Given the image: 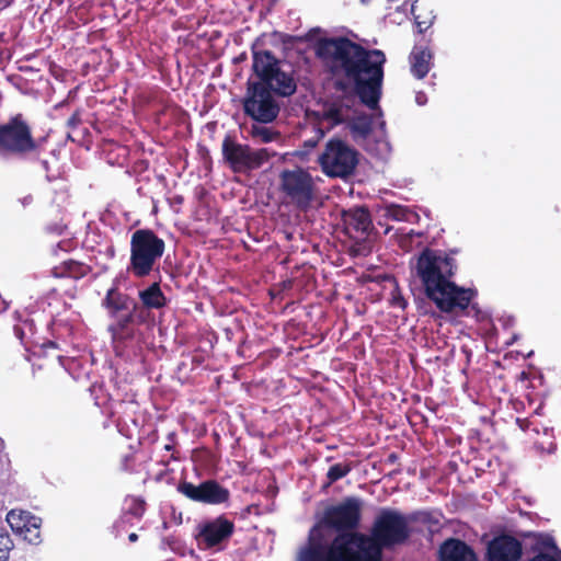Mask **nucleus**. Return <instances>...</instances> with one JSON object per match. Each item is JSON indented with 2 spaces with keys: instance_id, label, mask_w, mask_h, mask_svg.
Masks as SVG:
<instances>
[{
  "instance_id": "nucleus-1",
  "label": "nucleus",
  "mask_w": 561,
  "mask_h": 561,
  "mask_svg": "<svg viewBox=\"0 0 561 561\" xmlns=\"http://www.w3.org/2000/svg\"><path fill=\"white\" fill-rule=\"evenodd\" d=\"M314 51L337 87L354 90L363 104L377 111L376 117L362 114L356 99L345 96L323 106V119L329 126L346 123L357 144L369 149L370 141H375L380 150L387 151L386 122L379 108L385 54L379 49H366L342 36L318 39Z\"/></svg>"
},
{
  "instance_id": "nucleus-2",
  "label": "nucleus",
  "mask_w": 561,
  "mask_h": 561,
  "mask_svg": "<svg viewBox=\"0 0 561 561\" xmlns=\"http://www.w3.org/2000/svg\"><path fill=\"white\" fill-rule=\"evenodd\" d=\"M410 534L409 519L403 514L382 508L374 520L370 536L342 533L327 545L323 527L313 526L297 561H381L383 549L404 543Z\"/></svg>"
},
{
  "instance_id": "nucleus-3",
  "label": "nucleus",
  "mask_w": 561,
  "mask_h": 561,
  "mask_svg": "<svg viewBox=\"0 0 561 561\" xmlns=\"http://www.w3.org/2000/svg\"><path fill=\"white\" fill-rule=\"evenodd\" d=\"M411 271L424 288L426 297L443 312L462 311L469 307L477 293L453 280L457 264L442 250L424 249L411 261Z\"/></svg>"
},
{
  "instance_id": "nucleus-4",
  "label": "nucleus",
  "mask_w": 561,
  "mask_h": 561,
  "mask_svg": "<svg viewBox=\"0 0 561 561\" xmlns=\"http://www.w3.org/2000/svg\"><path fill=\"white\" fill-rule=\"evenodd\" d=\"M165 249L164 241L150 229H138L130 238V259L127 271L135 277L150 275Z\"/></svg>"
},
{
  "instance_id": "nucleus-5",
  "label": "nucleus",
  "mask_w": 561,
  "mask_h": 561,
  "mask_svg": "<svg viewBox=\"0 0 561 561\" xmlns=\"http://www.w3.org/2000/svg\"><path fill=\"white\" fill-rule=\"evenodd\" d=\"M37 149L32 129L22 114L0 124V160H21Z\"/></svg>"
},
{
  "instance_id": "nucleus-6",
  "label": "nucleus",
  "mask_w": 561,
  "mask_h": 561,
  "mask_svg": "<svg viewBox=\"0 0 561 561\" xmlns=\"http://www.w3.org/2000/svg\"><path fill=\"white\" fill-rule=\"evenodd\" d=\"M253 69L260 82L278 96H289L296 92L297 84L289 66L276 59L271 51L253 54Z\"/></svg>"
},
{
  "instance_id": "nucleus-7",
  "label": "nucleus",
  "mask_w": 561,
  "mask_h": 561,
  "mask_svg": "<svg viewBox=\"0 0 561 561\" xmlns=\"http://www.w3.org/2000/svg\"><path fill=\"white\" fill-rule=\"evenodd\" d=\"M118 282L119 278L116 277L102 302L107 309L110 317L115 320V323L108 328L115 340L123 339L125 330L135 320L139 322L145 321L141 306L134 298L118 290Z\"/></svg>"
},
{
  "instance_id": "nucleus-8",
  "label": "nucleus",
  "mask_w": 561,
  "mask_h": 561,
  "mask_svg": "<svg viewBox=\"0 0 561 561\" xmlns=\"http://www.w3.org/2000/svg\"><path fill=\"white\" fill-rule=\"evenodd\" d=\"M279 192L288 204L306 211L317 199V181L302 168L283 170L279 174Z\"/></svg>"
},
{
  "instance_id": "nucleus-9",
  "label": "nucleus",
  "mask_w": 561,
  "mask_h": 561,
  "mask_svg": "<svg viewBox=\"0 0 561 561\" xmlns=\"http://www.w3.org/2000/svg\"><path fill=\"white\" fill-rule=\"evenodd\" d=\"M319 163L327 175L345 178L355 170L358 163V153L348 144L340 139H331L320 154Z\"/></svg>"
},
{
  "instance_id": "nucleus-10",
  "label": "nucleus",
  "mask_w": 561,
  "mask_h": 561,
  "mask_svg": "<svg viewBox=\"0 0 561 561\" xmlns=\"http://www.w3.org/2000/svg\"><path fill=\"white\" fill-rule=\"evenodd\" d=\"M234 533V523L224 515L199 522L194 538L199 550L222 551Z\"/></svg>"
},
{
  "instance_id": "nucleus-11",
  "label": "nucleus",
  "mask_w": 561,
  "mask_h": 561,
  "mask_svg": "<svg viewBox=\"0 0 561 561\" xmlns=\"http://www.w3.org/2000/svg\"><path fill=\"white\" fill-rule=\"evenodd\" d=\"M244 113L257 123H272L278 115L279 105L262 83H249L243 102Z\"/></svg>"
},
{
  "instance_id": "nucleus-12",
  "label": "nucleus",
  "mask_w": 561,
  "mask_h": 561,
  "mask_svg": "<svg viewBox=\"0 0 561 561\" xmlns=\"http://www.w3.org/2000/svg\"><path fill=\"white\" fill-rule=\"evenodd\" d=\"M362 518V501L357 497H347L341 503L329 507L324 514V522L336 530H353L359 526Z\"/></svg>"
},
{
  "instance_id": "nucleus-13",
  "label": "nucleus",
  "mask_w": 561,
  "mask_h": 561,
  "mask_svg": "<svg viewBox=\"0 0 561 561\" xmlns=\"http://www.w3.org/2000/svg\"><path fill=\"white\" fill-rule=\"evenodd\" d=\"M178 491L194 502L210 505L227 503L230 497L229 490L215 480H206L198 485L183 481L179 483Z\"/></svg>"
},
{
  "instance_id": "nucleus-14",
  "label": "nucleus",
  "mask_w": 561,
  "mask_h": 561,
  "mask_svg": "<svg viewBox=\"0 0 561 561\" xmlns=\"http://www.w3.org/2000/svg\"><path fill=\"white\" fill-rule=\"evenodd\" d=\"M7 522L11 529L22 536L31 545L41 542L42 519L30 512L12 510L7 514Z\"/></svg>"
},
{
  "instance_id": "nucleus-15",
  "label": "nucleus",
  "mask_w": 561,
  "mask_h": 561,
  "mask_svg": "<svg viewBox=\"0 0 561 561\" xmlns=\"http://www.w3.org/2000/svg\"><path fill=\"white\" fill-rule=\"evenodd\" d=\"M522 557L520 542L511 536H500L490 541L486 561H518Z\"/></svg>"
},
{
  "instance_id": "nucleus-16",
  "label": "nucleus",
  "mask_w": 561,
  "mask_h": 561,
  "mask_svg": "<svg viewBox=\"0 0 561 561\" xmlns=\"http://www.w3.org/2000/svg\"><path fill=\"white\" fill-rule=\"evenodd\" d=\"M222 154L234 172L250 170V147L236 142L229 137L222 141Z\"/></svg>"
},
{
  "instance_id": "nucleus-17",
  "label": "nucleus",
  "mask_w": 561,
  "mask_h": 561,
  "mask_svg": "<svg viewBox=\"0 0 561 561\" xmlns=\"http://www.w3.org/2000/svg\"><path fill=\"white\" fill-rule=\"evenodd\" d=\"M440 561H477L473 550L459 539H448L439 548Z\"/></svg>"
},
{
  "instance_id": "nucleus-18",
  "label": "nucleus",
  "mask_w": 561,
  "mask_h": 561,
  "mask_svg": "<svg viewBox=\"0 0 561 561\" xmlns=\"http://www.w3.org/2000/svg\"><path fill=\"white\" fill-rule=\"evenodd\" d=\"M410 70L416 79H423L433 66V54L428 47L414 46L410 56Z\"/></svg>"
},
{
  "instance_id": "nucleus-19",
  "label": "nucleus",
  "mask_w": 561,
  "mask_h": 561,
  "mask_svg": "<svg viewBox=\"0 0 561 561\" xmlns=\"http://www.w3.org/2000/svg\"><path fill=\"white\" fill-rule=\"evenodd\" d=\"M343 218L348 231H354L363 236L370 229V215L364 207H355L344 211Z\"/></svg>"
},
{
  "instance_id": "nucleus-20",
  "label": "nucleus",
  "mask_w": 561,
  "mask_h": 561,
  "mask_svg": "<svg viewBox=\"0 0 561 561\" xmlns=\"http://www.w3.org/2000/svg\"><path fill=\"white\" fill-rule=\"evenodd\" d=\"M139 299L142 304V309H160L165 306L167 299L163 295L160 285L152 283L149 287L139 291Z\"/></svg>"
},
{
  "instance_id": "nucleus-21",
  "label": "nucleus",
  "mask_w": 561,
  "mask_h": 561,
  "mask_svg": "<svg viewBox=\"0 0 561 561\" xmlns=\"http://www.w3.org/2000/svg\"><path fill=\"white\" fill-rule=\"evenodd\" d=\"M145 513V502L140 497L128 496L124 502V514L119 523L133 524V519H140Z\"/></svg>"
},
{
  "instance_id": "nucleus-22",
  "label": "nucleus",
  "mask_w": 561,
  "mask_h": 561,
  "mask_svg": "<svg viewBox=\"0 0 561 561\" xmlns=\"http://www.w3.org/2000/svg\"><path fill=\"white\" fill-rule=\"evenodd\" d=\"M383 216L396 221L407 222H413L417 218L415 211L407 206L397 204L387 205L383 209Z\"/></svg>"
},
{
  "instance_id": "nucleus-23",
  "label": "nucleus",
  "mask_w": 561,
  "mask_h": 561,
  "mask_svg": "<svg viewBox=\"0 0 561 561\" xmlns=\"http://www.w3.org/2000/svg\"><path fill=\"white\" fill-rule=\"evenodd\" d=\"M251 136L257 142L268 144L277 140L279 134L270 127L263 125H253L251 128Z\"/></svg>"
},
{
  "instance_id": "nucleus-24",
  "label": "nucleus",
  "mask_w": 561,
  "mask_h": 561,
  "mask_svg": "<svg viewBox=\"0 0 561 561\" xmlns=\"http://www.w3.org/2000/svg\"><path fill=\"white\" fill-rule=\"evenodd\" d=\"M273 154L274 153L271 152L267 148H261L256 150L250 148V170L259 169L265 162H267Z\"/></svg>"
},
{
  "instance_id": "nucleus-25",
  "label": "nucleus",
  "mask_w": 561,
  "mask_h": 561,
  "mask_svg": "<svg viewBox=\"0 0 561 561\" xmlns=\"http://www.w3.org/2000/svg\"><path fill=\"white\" fill-rule=\"evenodd\" d=\"M351 469H352L351 466L346 462H339V463L332 465L327 473L329 482L333 483V482L344 478L345 476L348 474Z\"/></svg>"
},
{
  "instance_id": "nucleus-26",
  "label": "nucleus",
  "mask_w": 561,
  "mask_h": 561,
  "mask_svg": "<svg viewBox=\"0 0 561 561\" xmlns=\"http://www.w3.org/2000/svg\"><path fill=\"white\" fill-rule=\"evenodd\" d=\"M33 333V323L28 321H24L21 324L14 325V334L15 336L21 341V343H24V340L26 339L27 334Z\"/></svg>"
},
{
  "instance_id": "nucleus-27",
  "label": "nucleus",
  "mask_w": 561,
  "mask_h": 561,
  "mask_svg": "<svg viewBox=\"0 0 561 561\" xmlns=\"http://www.w3.org/2000/svg\"><path fill=\"white\" fill-rule=\"evenodd\" d=\"M13 542L7 529L0 526V553H9Z\"/></svg>"
},
{
  "instance_id": "nucleus-28",
  "label": "nucleus",
  "mask_w": 561,
  "mask_h": 561,
  "mask_svg": "<svg viewBox=\"0 0 561 561\" xmlns=\"http://www.w3.org/2000/svg\"><path fill=\"white\" fill-rule=\"evenodd\" d=\"M390 304L392 307L399 308L401 310H404L408 305L407 300L398 289L392 290Z\"/></svg>"
},
{
  "instance_id": "nucleus-29",
  "label": "nucleus",
  "mask_w": 561,
  "mask_h": 561,
  "mask_svg": "<svg viewBox=\"0 0 561 561\" xmlns=\"http://www.w3.org/2000/svg\"><path fill=\"white\" fill-rule=\"evenodd\" d=\"M81 111H76L67 121V126L70 128V129H76L82 122V118H81Z\"/></svg>"
},
{
  "instance_id": "nucleus-30",
  "label": "nucleus",
  "mask_w": 561,
  "mask_h": 561,
  "mask_svg": "<svg viewBox=\"0 0 561 561\" xmlns=\"http://www.w3.org/2000/svg\"><path fill=\"white\" fill-rule=\"evenodd\" d=\"M561 560V552L557 551L554 556H550L548 553H539L535 558H533L530 561H560Z\"/></svg>"
},
{
  "instance_id": "nucleus-31",
  "label": "nucleus",
  "mask_w": 561,
  "mask_h": 561,
  "mask_svg": "<svg viewBox=\"0 0 561 561\" xmlns=\"http://www.w3.org/2000/svg\"><path fill=\"white\" fill-rule=\"evenodd\" d=\"M415 9V3H410L409 1H404L400 7H398V10L402 12L404 15L413 14Z\"/></svg>"
},
{
  "instance_id": "nucleus-32",
  "label": "nucleus",
  "mask_w": 561,
  "mask_h": 561,
  "mask_svg": "<svg viewBox=\"0 0 561 561\" xmlns=\"http://www.w3.org/2000/svg\"><path fill=\"white\" fill-rule=\"evenodd\" d=\"M415 103L420 106H423L427 103V96L424 92L419 91L415 93Z\"/></svg>"
},
{
  "instance_id": "nucleus-33",
  "label": "nucleus",
  "mask_w": 561,
  "mask_h": 561,
  "mask_svg": "<svg viewBox=\"0 0 561 561\" xmlns=\"http://www.w3.org/2000/svg\"><path fill=\"white\" fill-rule=\"evenodd\" d=\"M19 202L21 203V205L23 207H27L28 205L32 204L33 197H32V195H25L22 198H20Z\"/></svg>"
},
{
  "instance_id": "nucleus-34",
  "label": "nucleus",
  "mask_w": 561,
  "mask_h": 561,
  "mask_svg": "<svg viewBox=\"0 0 561 561\" xmlns=\"http://www.w3.org/2000/svg\"><path fill=\"white\" fill-rule=\"evenodd\" d=\"M415 22L417 24L420 33H422L423 31H425L428 27V25L425 22L417 21L416 16H415Z\"/></svg>"
},
{
  "instance_id": "nucleus-35",
  "label": "nucleus",
  "mask_w": 561,
  "mask_h": 561,
  "mask_svg": "<svg viewBox=\"0 0 561 561\" xmlns=\"http://www.w3.org/2000/svg\"><path fill=\"white\" fill-rule=\"evenodd\" d=\"M106 254H107L108 257H114L115 256V249H114L113 245L107 247Z\"/></svg>"
},
{
  "instance_id": "nucleus-36",
  "label": "nucleus",
  "mask_w": 561,
  "mask_h": 561,
  "mask_svg": "<svg viewBox=\"0 0 561 561\" xmlns=\"http://www.w3.org/2000/svg\"><path fill=\"white\" fill-rule=\"evenodd\" d=\"M128 539H129V541H130V542H135V541H137L138 536H137V534L131 533V534L128 536Z\"/></svg>"
},
{
  "instance_id": "nucleus-37",
  "label": "nucleus",
  "mask_w": 561,
  "mask_h": 561,
  "mask_svg": "<svg viewBox=\"0 0 561 561\" xmlns=\"http://www.w3.org/2000/svg\"><path fill=\"white\" fill-rule=\"evenodd\" d=\"M0 561H9V553H0Z\"/></svg>"
},
{
  "instance_id": "nucleus-38",
  "label": "nucleus",
  "mask_w": 561,
  "mask_h": 561,
  "mask_svg": "<svg viewBox=\"0 0 561 561\" xmlns=\"http://www.w3.org/2000/svg\"><path fill=\"white\" fill-rule=\"evenodd\" d=\"M408 237H413V236H420L419 233H416L413 229H410V231L407 233Z\"/></svg>"
},
{
  "instance_id": "nucleus-39",
  "label": "nucleus",
  "mask_w": 561,
  "mask_h": 561,
  "mask_svg": "<svg viewBox=\"0 0 561 561\" xmlns=\"http://www.w3.org/2000/svg\"><path fill=\"white\" fill-rule=\"evenodd\" d=\"M95 404H96V405H99V407L103 405V403H102V402H100V401L98 400V398L95 399Z\"/></svg>"
},
{
  "instance_id": "nucleus-40",
  "label": "nucleus",
  "mask_w": 561,
  "mask_h": 561,
  "mask_svg": "<svg viewBox=\"0 0 561 561\" xmlns=\"http://www.w3.org/2000/svg\"><path fill=\"white\" fill-rule=\"evenodd\" d=\"M165 449H167V450H170V449H171V446H170V445H165Z\"/></svg>"
}]
</instances>
